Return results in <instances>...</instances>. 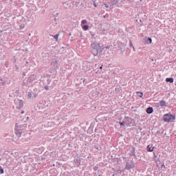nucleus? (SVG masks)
Instances as JSON below:
<instances>
[{"label": "nucleus", "instance_id": "f257e3e1", "mask_svg": "<svg viewBox=\"0 0 176 176\" xmlns=\"http://www.w3.org/2000/svg\"><path fill=\"white\" fill-rule=\"evenodd\" d=\"M91 46L92 48V50H91L92 54H94V56H98L99 52H100L101 50H102L100 44L99 43H92L91 45Z\"/></svg>", "mask_w": 176, "mask_h": 176}, {"label": "nucleus", "instance_id": "f03ea898", "mask_svg": "<svg viewBox=\"0 0 176 176\" xmlns=\"http://www.w3.org/2000/svg\"><path fill=\"white\" fill-rule=\"evenodd\" d=\"M163 120L166 123L173 122V120H175V116L171 113L164 114L163 116Z\"/></svg>", "mask_w": 176, "mask_h": 176}, {"label": "nucleus", "instance_id": "7ed1b4c3", "mask_svg": "<svg viewBox=\"0 0 176 176\" xmlns=\"http://www.w3.org/2000/svg\"><path fill=\"white\" fill-rule=\"evenodd\" d=\"M130 120V118L129 117H126L125 118V121L124 122H120V126H129V123H127V122H129Z\"/></svg>", "mask_w": 176, "mask_h": 176}, {"label": "nucleus", "instance_id": "20e7f679", "mask_svg": "<svg viewBox=\"0 0 176 176\" xmlns=\"http://www.w3.org/2000/svg\"><path fill=\"white\" fill-rule=\"evenodd\" d=\"M147 151L148 152H153L154 151V149H155V146H153V144H148L147 146Z\"/></svg>", "mask_w": 176, "mask_h": 176}, {"label": "nucleus", "instance_id": "39448f33", "mask_svg": "<svg viewBox=\"0 0 176 176\" xmlns=\"http://www.w3.org/2000/svg\"><path fill=\"white\" fill-rule=\"evenodd\" d=\"M154 111V109L153 107H148L146 109V113L151 114V113H153Z\"/></svg>", "mask_w": 176, "mask_h": 176}, {"label": "nucleus", "instance_id": "423d86ee", "mask_svg": "<svg viewBox=\"0 0 176 176\" xmlns=\"http://www.w3.org/2000/svg\"><path fill=\"white\" fill-rule=\"evenodd\" d=\"M166 81L167 82L173 83V82H174V78H168L166 79Z\"/></svg>", "mask_w": 176, "mask_h": 176}, {"label": "nucleus", "instance_id": "0eeeda50", "mask_svg": "<svg viewBox=\"0 0 176 176\" xmlns=\"http://www.w3.org/2000/svg\"><path fill=\"white\" fill-rule=\"evenodd\" d=\"M15 133L16 134V135L18 136V138H21V133L22 132H19V131H17V129H15Z\"/></svg>", "mask_w": 176, "mask_h": 176}, {"label": "nucleus", "instance_id": "6e6552de", "mask_svg": "<svg viewBox=\"0 0 176 176\" xmlns=\"http://www.w3.org/2000/svg\"><path fill=\"white\" fill-rule=\"evenodd\" d=\"M134 168V165L131 164V165H126V170H130V169H133Z\"/></svg>", "mask_w": 176, "mask_h": 176}, {"label": "nucleus", "instance_id": "1a4fd4ad", "mask_svg": "<svg viewBox=\"0 0 176 176\" xmlns=\"http://www.w3.org/2000/svg\"><path fill=\"white\" fill-rule=\"evenodd\" d=\"M160 106H162V107L166 106V101H164V100H161V101L160 102Z\"/></svg>", "mask_w": 176, "mask_h": 176}, {"label": "nucleus", "instance_id": "9d476101", "mask_svg": "<svg viewBox=\"0 0 176 176\" xmlns=\"http://www.w3.org/2000/svg\"><path fill=\"white\" fill-rule=\"evenodd\" d=\"M136 94H137L138 96H139L140 98H142L144 96L143 92L137 91Z\"/></svg>", "mask_w": 176, "mask_h": 176}, {"label": "nucleus", "instance_id": "9b49d317", "mask_svg": "<svg viewBox=\"0 0 176 176\" xmlns=\"http://www.w3.org/2000/svg\"><path fill=\"white\" fill-rule=\"evenodd\" d=\"M82 25V29H84V30H85V31H87V30H89V26H88V25Z\"/></svg>", "mask_w": 176, "mask_h": 176}, {"label": "nucleus", "instance_id": "f8f14e48", "mask_svg": "<svg viewBox=\"0 0 176 176\" xmlns=\"http://www.w3.org/2000/svg\"><path fill=\"white\" fill-rule=\"evenodd\" d=\"M50 36L54 37L56 40V41H58L59 34H56V36H53L52 34H50Z\"/></svg>", "mask_w": 176, "mask_h": 176}, {"label": "nucleus", "instance_id": "ddd939ff", "mask_svg": "<svg viewBox=\"0 0 176 176\" xmlns=\"http://www.w3.org/2000/svg\"><path fill=\"white\" fill-rule=\"evenodd\" d=\"M87 21L86 19L82 20V22H81V24L83 25L84 24H87Z\"/></svg>", "mask_w": 176, "mask_h": 176}, {"label": "nucleus", "instance_id": "4468645a", "mask_svg": "<svg viewBox=\"0 0 176 176\" xmlns=\"http://www.w3.org/2000/svg\"><path fill=\"white\" fill-rule=\"evenodd\" d=\"M4 170L0 166V174H3Z\"/></svg>", "mask_w": 176, "mask_h": 176}, {"label": "nucleus", "instance_id": "2eb2a0df", "mask_svg": "<svg viewBox=\"0 0 176 176\" xmlns=\"http://www.w3.org/2000/svg\"><path fill=\"white\" fill-rule=\"evenodd\" d=\"M28 96L29 98H32V94L30 92H29Z\"/></svg>", "mask_w": 176, "mask_h": 176}, {"label": "nucleus", "instance_id": "dca6fc26", "mask_svg": "<svg viewBox=\"0 0 176 176\" xmlns=\"http://www.w3.org/2000/svg\"><path fill=\"white\" fill-rule=\"evenodd\" d=\"M104 7L106 8H109V6L108 4H107V3H104Z\"/></svg>", "mask_w": 176, "mask_h": 176}, {"label": "nucleus", "instance_id": "f3484780", "mask_svg": "<svg viewBox=\"0 0 176 176\" xmlns=\"http://www.w3.org/2000/svg\"><path fill=\"white\" fill-rule=\"evenodd\" d=\"M148 41H149L150 44H151V43H152V42H153L152 38H148Z\"/></svg>", "mask_w": 176, "mask_h": 176}, {"label": "nucleus", "instance_id": "a211bd4d", "mask_svg": "<svg viewBox=\"0 0 176 176\" xmlns=\"http://www.w3.org/2000/svg\"><path fill=\"white\" fill-rule=\"evenodd\" d=\"M109 50V49H110V46H107V47H104V48H103V50Z\"/></svg>", "mask_w": 176, "mask_h": 176}, {"label": "nucleus", "instance_id": "6ab92c4d", "mask_svg": "<svg viewBox=\"0 0 176 176\" xmlns=\"http://www.w3.org/2000/svg\"><path fill=\"white\" fill-rule=\"evenodd\" d=\"M158 156L157 155H154V160L157 159Z\"/></svg>", "mask_w": 176, "mask_h": 176}, {"label": "nucleus", "instance_id": "aec40b11", "mask_svg": "<svg viewBox=\"0 0 176 176\" xmlns=\"http://www.w3.org/2000/svg\"><path fill=\"white\" fill-rule=\"evenodd\" d=\"M45 89L46 90H48V89H49L47 86H45Z\"/></svg>", "mask_w": 176, "mask_h": 176}, {"label": "nucleus", "instance_id": "412c9836", "mask_svg": "<svg viewBox=\"0 0 176 176\" xmlns=\"http://www.w3.org/2000/svg\"><path fill=\"white\" fill-rule=\"evenodd\" d=\"M94 7H97V5H96V3H94Z\"/></svg>", "mask_w": 176, "mask_h": 176}, {"label": "nucleus", "instance_id": "4be33fe9", "mask_svg": "<svg viewBox=\"0 0 176 176\" xmlns=\"http://www.w3.org/2000/svg\"><path fill=\"white\" fill-rule=\"evenodd\" d=\"M20 104L23 106V101L22 100L20 101Z\"/></svg>", "mask_w": 176, "mask_h": 176}, {"label": "nucleus", "instance_id": "5701e85b", "mask_svg": "<svg viewBox=\"0 0 176 176\" xmlns=\"http://www.w3.org/2000/svg\"><path fill=\"white\" fill-rule=\"evenodd\" d=\"M100 69H102V66L100 67Z\"/></svg>", "mask_w": 176, "mask_h": 176}, {"label": "nucleus", "instance_id": "b1692460", "mask_svg": "<svg viewBox=\"0 0 176 176\" xmlns=\"http://www.w3.org/2000/svg\"><path fill=\"white\" fill-rule=\"evenodd\" d=\"M21 113H22V114L24 113V111H23L21 112Z\"/></svg>", "mask_w": 176, "mask_h": 176}, {"label": "nucleus", "instance_id": "393cba45", "mask_svg": "<svg viewBox=\"0 0 176 176\" xmlns=\"http://www.w3.org/2000/svg\"><path fill=\"white\" fill-rule=\"evenodd\" d=\"M51 176H52V175H51Z\"/></svg>", "mask_w": 176, "mask_h": 176}]
</instances>
